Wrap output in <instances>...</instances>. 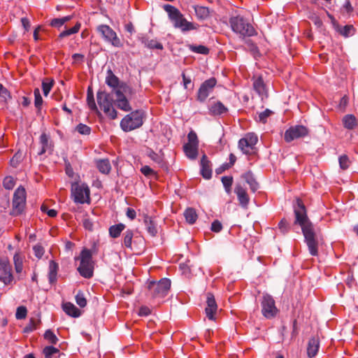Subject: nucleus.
I'll return each instance as SVG.
<instances>
[{
    "mask_svg": "<svg viewBox=\"0 0 358 358\" xmlns=\"http://www.w3.org/2000/svg\"><path fill=\"white\" fill-rule=\"evenodd\" d=\"M54 85V80L45 78L42 82V89L44 96H47Z\"/></svg>",
    "mask_w": 358,
    "mask_h": 358,
    "instance_id": "obj_46",
    "label": "nucleus"
},
{
    "mask_svg": "<svg viewBox=\"0 0 358 358\" xmlns=\"http://www.w3.org/2000/svg\"><path fill=\"white\" fill-rule=\"evenodd\" d=\"M76 130L82 135H90L91 133V128L82 123L77 125Z\"/></svg>",
    "mask_w": 358,
    "mask_h": 358,
    "instance_id": "obj_52",
    "label": "nucleus"
},
{
    "mask_svg": "<svg viewBox=\"0 0 358 358\" xmlns=\"http://www.w3.org/2000/svg\"><path fill=\"white\" fill-rule=\"evenodd\" d=\"M27 310L24 306H20L17 308L15 317L17 320L24 319L27 316Z\"/></svg>",
    "mask_w": 358,
    "mask_h": 358,
    "instance_id": "obj_57",
    "label": "nucleus"
},
{
    "mask_svg": "<svg viewBox=\"0 0 358 358\" xmlns=\"http://www.w3.org/2000/svg\"><path fill=\"white\" fill-rule=\"evenodd\" d=\"M33 250L35 256L40 259L43 257L45 252L43 247L39 244H37L33 247Z\"/></svg>",
    "mask_w": 358,
    "mask_h": 358,
    "instance_id": "obj_60",
    "label": "nucleus"
},
{
    "mask_svg": "<svg viewBox=\"0 0 358 358\" xmlns=\"http://www.w3.org/2000/svg\"><path fill=\"white\" fill-rule=\"evenodd\" d=\"M34 106L37 109V113H39L41 110V106L43 103V98L41 95V92L38 88H35L34 90Z\"/></svg>",
    "mask_w": 358,
    "mask_h": 358,
    "instance_id": "obj_39",
    "label": "nucleus"
},
{
    "mask_svg": "<svg viewBox=\"0 0 358 358\" xmlns=\"http://www.w3.org/2000/svg\"><path fill=\"white\" fill-rule=\"evenodd\" d=\"M145 46H147L148 48H150V49H158V50H162L163 48V46L162 45L158 42L156 40H154V39H146L145 41Z\"/></svg>",
    "mask_w": 358,
    "mask_h": 358,
    "instance_id": "obj_49",
    "label": "nucleus"
},
{
    "mask_svg": "<svg viewBox=\"0 0 358 358\" xmlns=\"http://www.w3.org/2000/svg\"><path fill=\"white\" fill-rule=\"evenodd\" d=\"M217 305L215 301L214 295L211 293H208L206 297V307L205 308V313L208 320H215V315L217 313Z\"/></svg>",
    "mask_w": 358,
    "mask_h": 358,
    "instance_id": "obj_19",
    "label": "nucleus"
},
{
    "mask_svg": "<svg viewBox=\"0 0 358 358\" xmlns=\"http://www.w3.org/2000/svg\"><path fill=\"white\" fill-rule=\"evenodd\" d=\"M145 224L148 232L152 236H155L157 233V228L156 224L150 218H146L145 220Z\"/></svg>",
    "mask_w": 358,
    "mask_h": 358,
    "instance_id": "obj_42",
    "label": "nucleus"
},
{
    "mask_svg": "<svg viewBox=\"0 0 358 358\" xmlns=\"http://www.w3.org/2000/svg\"><path fill=\"white\" fill-rule=\"evenodd\" d=\"M244 178L245 179L247 183L250 185L251 191L255 192L259 187V185L254 178L252 174L250 173H247L245 174Z\"/></svg>",
    "mask_w": 358,
    "mask_h": 358,
    "instance_id": "obj_36",
    "label": "nucleus"
},
{
    "mask_svg": "<svg viewBox=\"0 0 358 358\" xmlns=\"http://www.w3.org/2000/svg\"><path fill=\"white\" fill-rule=\"evenodd\" d=\"M59 269V265L55 261L51 260L49 264L48 278L50 283H53L57 280V275Z\"/></svg>",
    "mask_w": 358,
    "mask_h": 358,
    "instance_id": "obj_30",
    "label": "nucleus"
},
{
    "mask_svg": "<svg viewBox=\"0 0 358 358\" xmlns=\"http://www.w3.org/2000/svg\"><path fill=\"white\" fill-rule=\"evenodd\" d=\"M229 22L231 30L238 34L241 38L257 35V31L255 27L243 16H232L229 18Z\"/></svg>",
    "mask_w": 358,
    "mask_h": 358,
    "instance_id": "obj_1",
    "label": "nucleus"
},
{
    "mask_svg": "<svg viewBox=\"0 0 358 358\" xmlns=\"http://www.w3.org/2000/svg\"><path fill=\"white\" fill-rule=\"evenodd\" d=\"M26 192L24 187H19L14 192L13 198V212L14 215L20 214L25 206Z\"/></svg>",
    "mask_w": 358,
    "mask_h": 358,
    "instance_id": "obj_12",
    "label": "nucleus"
},
{
    "mask_svg": "<svg viewBox=\"0 0 358 358\" xmlns=\"http://www.w3.org/2000/svg\"><path fill=\"white\" fill-rule=\"evenodd\" d=\"M164 10L167 13L169 20L176 28L179 27V10L176 7L165 4L163 6Z\"/></svg>",
    "mask_w": 358,
    "mask_h": 358,
    "instance_id": "obj_22",
    "label": "nucleus"
},
{
    "mask_svg": "<svg viewBox=\"0 0 358 358\" xmlns=\"http://www.w3.org/2000/svg\"><path fill=\"white\" fill-rule=\"evenodd\" d=\"M39 141L41 145V150L38 152V155H41L45 154L47 151H52L53 145L50 141V136L45 132L41 134Z\"/></svg>",
    "mask_w": 358,
    "mask_h": 358,
    "instance_id": "obj_26",
    "label": "nucleus"
},
{
    "mask_svg": "<svg viewBox=\"0 0 358 358\" xmlns=\"http://www.w3.org/2000/svg\"><path fill=\"white\" fill-rule=\"evenodd\" d=\"M96 167L103 174H108L111 170V165L107 159H99L96 162Z\"/></svg>",
    "mask_w": 358,
    "mask_h": 358,
    "instance_id": "obj_32",
    "label": "nucleus"
},
{
    "mask_svg": "<svg viewBox=\"0 0 358 358\" xmlns=\"http://www.w3.org/2000/svg\"><path fill=\"white\" fill-rule=\"evenodd\" d=\"M189 50L195 53L207 55L209 53V49L203 45H189Z\"/></svg>",
    "mask_w": 358,
    "mask_h": 358,
    "instance_id": "obj_44",
    "label": "nucleus"
},
{
    "mask_svg": "<svg viewBox=\"0 0 358 358\" xmlns=\"http://www.w3.org/2000/svg\"><path fill=\"white\" fill-rule=\"evenodd\" d=\"M98 104L104 113L110 119L117 117V111L113 107V99L111 95L105 91H99L96 94Z\"/></svg>",
    "mask_w": 358,
    "mask_h": 358,
    "instance_id": "obj_5",
    "label": "nucleus"
},
{
    "mask_svg": "<svg viewBox=\"0 0 358 358\" xmlns=\"http://www.w3.org/2000/svg\"><path fill=\"white\" fill-rule=\"evenodd\" d=\"M13 261H14L15 271L17 273H21L23 270V258L20 255V253L17 252L14 255Z\"/></svg>",
    "mask_w": 358,
    "mask_h": 358,
    "instance_id": "obj_40",
    "label": "nucleus"
},
{
    "mask_svg": "<svg viewBox=\"0 0 358 358\" xmlns=\"http://www.w3.org/2000/svg\"><path fill=\"white\" fill-rule=\"evenodd\" d=\"M80 27H81V24L80 22H77L74 27H73L72 28H70V29H66L63 31H62L59 35L58 36V38H63L64 37H66V36H69L70 35H72V34H76L79 31L80 29Z\"/></svg>",
    "mask_w": 358,
    "mask_h": 358,
    "instance_id": "obj_38",
    "label": "nucleus"
},
{
    "mask_svg": "<svg viewBox=\"0 0 358 358\" xmlns=\"http://www.w3.org/2000/svg\"><path fill=\"white\" fill-rule=\"evenodd\" d=\"M134 233L131 230L128 229L124 233L123 245L129 249H132V238Z\"/></svg>",
    "mask_w": 358,
    "mask_h": 358,
    "instance_id": "obj_43",
    "label": "nucleus"
},
{
    "mask_svg": "<svg viewBox=\"0 0 358 358\" xmlns=\"http://www.w3.org/2000/svg\"><path fill=\"white\" fill-rule=\"evenodd\" d=\"M50 26L52 27L58 28L59 29L62 27L64 24L63 23L61 18H54L50 21Z\"/></svg>",
    "mask_w": 358,
    "mask_h": 358,
    "instance_id": "obj_64",
    "label": "nucleus"
},
{
    "mask_svg": "<svg viewBox=\"0 0 358 358\" xmlns=\"http://www.w3.org/2000/svg\"><path fill=\"white\" fill-rule=\"evenodd\" d=\"M222 224L219 220H215L212 222L211 227H210V230L212 231L215 232V233H219L222 231Z\"/></svg>",
    "mask_w": 358,
    "mask_h": 358,
    "instance_id": "obj_61",
    "label": "nucleus"
},
{
    "mask_svg": "<svg viewBox=\"0 0 358 358\" xmlns=\"http://www.w3.org/2000/svg\"><path fill=\"white\" fill-rule=\"evenodd\" d=\"M320 340L317 336L310 338L308 342L307 355L309 358L316 356L320 349Z\"/></svg>",
    "mask_w": 358,
    "mask_h": 358,
    "instance_id": "obj_23",
    "label": "nucleus"
},
{
    "mask_svg": "<svg viewBox=\"0 0 358 358\" xmlns=\"http://www.w3.org/2000/svg\"><path fill=\"white\" fill-rule=\"evenodd\" d=\"M262 314L266 319H273L278 313L273 297L268 294H264L261 300Z\"/></svg>",
    "mask_w": 358,
    "mask_h": 358,
    "instance_id": "obj_9",
    "label": "nucleus"
},
{
    "mask_svg": "<svg viewBox=\"0 0 358 358\" xmlns=\"http://www.w3.org/2000/svg\"><path fill=\"white\" fill-rule=\"evenodd\" d=\"M304 236L308 251L312 256L318 255V242L315 237L314 228L310 229H305L302 232Z\"/></svg>",
    "mask_w": 358,
    "mask_h": 358,
    "instance_id": "obj_14",
    "label": "nucleus"
},
{
    "mask_svg": "<svg viewBox=\"0 0 358 358\" xmlns=\"http://www.w3.org/2000/svg\"><path fill=\"white\" fill-rule=\"evenodd\" d=\"M150 158L157 163L158 164H162L163 162V158L161 155H158L157 153H155L153 151H151L149 153Z\"/></svg>",
    "mask_w": 358,
    "mask_h": 358,
    "instance_id": "obj_63",
    "label": "nucleus"
},
{
    "mask_svg": "<svg viewBox=\"0 0 358 358\" xmlns=\"http://www.w3.org/2000/svg\"><path fill=\"white\" fill-rule=\"evenodd\" d=\"M71 198L76 203H90V190L85 183L73 182L71 188Z\"/></svg>",
    "mask_w": 358,
    "mask_h": 358,
    "instance_id": "obj_4",
    "label": "nucleus"
},
{
    "mask_svg": "<svg viewBox=\"0 0 358 358\" xmlns=\"http://www.w3.org/2000/svg\"><path fill=\"white\" fill-rule=\"evenodd\" d=\"M80 27H81V24L80 22H77L74 27H73L72 28H70V29H66L63 31H62L59 35L58 36V38H63L64 37H66V36H69L70 35H72V34H76L79 31L80 29Z\"/></svg>",
    "mask_w": 358,
    "mask_h": 358,
    "instance_id": "obj_37",
    "label": "nucleus"
},
{
    "mask_svg": "<svg viewBox=\"0 0 358 358\" xmlns=\"http://www.w3.org/2000/svg\"><path fill=\"white\" fill-rule=\"evenodd\" d=\"M75 260L80 261V265L77 270L80 275L85 278H91L93 276L94 262L92 261V252L90 250L84 248L79 257H75Z\"/></svg>",
    "mask_w": 358,
    "mask_h": 358,
    "instance_id": "obj_2",
    "label": "nucleus"
},
{
    "mask_svg": "<svg viewBox=\"0 0 358 358\" xmlns=\"http://www.w3.org/2000/svg\"><path fill=\"white\" fill-rule=\"evenodd\" d=\"M271 114H273V112L267 108L259 114L257 121L265 124L267 122L268 117H270Z\"/></svg>",
    "mask_w": 358,
    "mask_h": 358,
    "instance_id": "obj_50",
    "label": "nucleus"
},
{
    "mask_svg": "<svg viewBox=\"0 0 358 358\" xmlns=\"http://www.w3.org/2000/svg\"><path fill=\"white\" fill-rule=\"evenodd\" d=\"M355 28L352 25H345L343 27H338L337 31L345 37H349L355 34Z\"/></svg>",
    "mask_w": 358,
    "mask_h": 358,
    "instance_id": "obj_35",
    "label": "nucleus"
},
{
    "mask_svg": "<svg viewBox=\"0 0 358 358\" xmlns=\"http://www.w3.org/2000/svg\"><path fill=\"white\" fill-rule=\"evenodd\" d=\"M308 128L303 125L292 126L285 131L284 138L287 143H290L295 139L308 136Z\"/></svg>",
    "mask_w": 358,
    "mask_h": 358,
    "instance_id": "obj_13",
    "label": "nucleus"
},
{
    "mask_svg": "<svg viewBox=\"0 0 358 358\" xmlns=\"http://www.w3.org/2000/svg\"><path fill=\"white\" fill-rule=\"evenodd\" d=\"M0 96L4 101H6L8 99L10 98L9 92L1 83H0Z\"/></svg>",
    "mask_w": 358,
    "mask_h": 358,
    "instance_id": "obj_62",
    "label": "nucleus"
},
{
    "mask_svg": "<svg viewBox=\"0 0 358 358\" xmlns=\"http://www.w3.org/2000/svg\"><path fill=\"white\" fill-rule=\"evenodd\" d=\"M199 138L196 132L191 130L187 135V142L182 147L185 157L191 161H194L199 156Z\"/></svg>",
    "mask_w": 358,
    "mask_h": 358,
    "instance_id": "obj_6",
    "label": "nucleus"
},
{
    "mask_svg": "<svg viewBox=\"0 0 358 358\" xmlns=\"http://www.w3.org/2000/svg\"><path fill=\"white\" fill-rule=\"evenodd\" d=\"M144 112L136 110L126 115L120 122V127L124 131H130L141 127L143 124Z\"/></svg>",
    "mask_w": 358,
    "mask_h": 358,
    "instance_id": "obj_3",
    "label": "nucleus"
},
{
    "mask_svg": "<svg viewBox=\"0 0 358 358\" xmlns=\"http://www.w3.org/2000/svg\"><path fill=\"white\" fill-rule=\"evenodd\" d=\"M340 168L343 170L348 169L350 166V161L348 155H343L339 157L338 159Z\"/></svg>",
    "mask_w": 358,
    "mask_h": 358,
    "instance_id": "obj_47",
    "label": "nucleus"
},
{
    "mask_svg": "<svg viewBox=\"0 0 358 358\" xmlns=\"http://www.w3.org/2000/svg\"><path fill=\"white\" fill-rule=\"evenodd\" d=\"M43 352L45 358H52L55 354L59 352V350L53 346H47L43 349Z\"/></svg>",
    "mask_w": 358,
    "mask_h": 358,
    "instance_id": "obj_51",
    "label": "nucleus"
},
{
    "mask_svg": "<svg viewBox=\"0 0 358 358\" xmlns=\"http://www.w3.org/2000/svg\"><path fill=\"white\" fill-rule=\"evenodd\" d=\"M87 105L91 110L95 111V112H99L98 108L95 103L93 92L91 90L90 87H88V90H87Z\"/></svg>",
    "mask_w": 358,
    "mask_h": 358,
    "instance_id": "obj_41",
    "label": "nucleus"
},
{
    "mask_svg": "<svg viewBox=\"0 0 358 358\" xmlns=\"http://www.w3.org/2000/svg\"><path fill=\"white\" fill-rule=\"evenodd\" d=\"M194 9L197 18L199 20H206L209 17L210 11L208 7L195 6Z\"/></svg>",
    "mask_w": 358,
    "mask_h": 358,
    "instance_id": "obj_33",
    "label": "nucleus"
},
{
    "mask_svg": "<svg viewBox=\"0 0 358 358\" xmlns=\"http://www.w3.org/2000/svg\"><path fill=\"white\" fill-rule=\"evenodd\" d=\"M13 280L12 274V268L9 262L6 260L0 262V281L5 285L11 283Z\"/></svg>",
    "mask_w": 358,
    "mask_h": 358,
    "instance_id": "obj_18",
    "label": "nucleus"
},
{
    "mask_svg": "<svg viewBox=\"0 0 358 358\" xmlns=\"http://www.w3.org/2000/svg\"><path fill=\"white\" fill-rule=\"evenodd\" d=\"M200 174L206 180H210L213 176V164L204 153L200 159Z\"/></svg>",
    "mask_w": 358,
    "mask_h": 358,
    "instance_id": "obj_17",
    "label": "nucleus"
},
{
    "mask_svg": "<svg viewBox=\"0 0 358 358\" xmlns=\"http://www.w3.org/2000/svg\"><path fill=\"white\" fill-rule=\"evenodd\" d=\"M278 228L282 233H287L289 230L288 222L285 219H282L278 223Z\"/></svg>",
    "mask_w": 358,
    "mask_h": 358,
    "instance_id": "obj_58",
    "label": "nucleus"
},
{
    "mask_svg": "<svg viewBox=\"0 0 358 358\" xmlns=\"http://www.w3.org/2000/svg\"><path fill=\"white\" fill-rule=\"evenodd\" d=\"M133 90L127 84H122L119 89L115 90L116 100L115 105L117 107L124 111H129L131 108L126 98L127 95H131Z\"/></svg>",
    "mask_w": 358,
    "mask_h": 358,
    "instance_id": "obj_8",
    "label": "nucleus"
},
{
    "mask_svg": "<svg viewBox=\"0 0 358 358\" xmlns=\"http://www.w3.org/2000/svg\"><path fill=\"white\" fill-rule=\"evenodd\" d=\"M106 83L113 88L114 92L117 89H119L124 83H120L119 78L113 73L110 69L107 71L106 77Z\"/></svg>",
    "mask_w": 358,
    "mask_h": 358,
    "instance_id": "obj_25",
    "label": "nucleus"
},
{
    "mask_svg": "<svg viewBox=\"0 0 358 358\" xmlns=\"http://www.w3.org/2000/svg\"><path fill=\"white\" fill-rule=\"evenodd\" d=\"M222 185L224 186L225 192L230 194L231 193V186L233 184V177L232 176H223L221 179Z\"/></svg>",
    "mask_w": 358,
    "mask_h": 358,
    "instance_id": "obj_45",
    "label": "nucleus"
},
{
    "mask_svg": "<svg viewBox=\"0 0 358 358\" xmlns=\"http://www.w3.org/2000/svg\"><path fill=\"white\" fill-rule=\"evenodd\" d=\"M63 310L67 315L73 317H78L80 315V310L70 302L63 304Z\"/></svg>",
    "mask_w": 358,
    "mask_h": 358,
    "instance_id": "obj_28",
    "label": "nucleus"
},
{
    "mask_svg": "<svg viewBox=\"0 0 358 358\" xmlns=\"http://www.w3.org/2000/svg\"><path fill=\"white\" fill-rule=\"evenodd\" d=\"M258 141L257 136L254 133H248L238 141V148L244 154H248Z\"/></svg>",
    "mask_w": 358,
    "mask_h": 358,
    "instance_id": "obj_15",
    "label": "nucleus"
},
{
    "mask_svg": "<svg viewBox=\"0 0 358 358\" xmlns=\"http://www.w3.org/2000/svg\"><path fill=\"white\" fill-rule=\"evenodd\" d=\"M253 88L255 91L262 97V99L268 97V92L266 90V85L261 76L254 80Z\"/></svg>",
    "mask_w": 358,
    "mask_h": 358,
    "instance_id": "obj_24",
    "label": "nucleus"
},
{
    "mask_svg": "<svg viewBox=\"0 0 358 358\" xmlns=\"http://www.w3.org/2000/svg\"><path fill=\"white\" fill-rule=\"evenodd\" d=\"M15 185V179L12 176H6L3 181V185L6 189H12Z\"/></svg>",
    "mask_w": 358,
    "mask_h": 358,
    "instance_id": "obj_54",
    "label": "nucleus"
},
{
    "mask_svg": "<svg viewBox=\"0 0 358 358\" xmlns=\"http://www.w3.org/2000/svg\"><path fill=\"white\" fill-rule=\"evenodd\" d=\"M38 323V320L35 318H31L28 324L24 327V331L25 333H29L34 331L36 329Z\"/></svg>",
    "mask_w": 358,
    "mask_h": 358,
    "instance_id": "obj_48",
    "label": "nucleus"
},
{
    "mask_svg": "<svg viewBox=\"0 0 358 358\" xmlns=\"http://www.w3.org/2000/svg\"><path fill=\"white\" fill-rule=\"evenodd\" d=\"M97 31L106 42L111 43L114 47L120 48L122 46L121 40L118 38L115 31L108 25L101 24L97 27Z\"/></svg>",
    "mask_w": 358,
    "mask_h": 358,
    "instance_id": "obj_11",
    "label": "nucleus"
},
{
    "mask_svg": "<svg viewBox=\"0 0 358 358\" xmlns=\"http://www.w3.org/2000/svg\"><path fill=\"white\" fill-rule=\"evenodd\" d=\"M170 287L171 281L167 278L162 279L157 282L152 281L148 286L150 294L154 298L165 296Z\"/></svg>",
    "mask_w": 358,
    "mask_h": 358,
    "instance_id": "obj_10",
    "label": "nucleus"
},
{
    "mask_svg": "<svg viewBox=\"0 0 358 358\" xmlns=\"http://www.w3.org/2000/svg\"><path fill=\"white\" fill-rule=\"evenodd\" d=\"M83 223L85 229H87L89 231L93 230L94 222L93 221L92 219H91L88 216H86L83 218Z\"/></svg>",
    "mask_w": 358,
    "mask_h": 358,
    "instance_id": "obj_56",
    "label": "nucleus"
},
{
    "mask_svg": "<svg viewBox=\"0 0 358 358\" xmlns=\"http://www.w3.org/2000/svg\"><path fill=\"white\" fill-rule=\"evenodd\" d=\"M124 228L125 225L122 223L113 225L109 228V234L112 238H117L120 236Z\"/></svg>",
    "mask_w": 358,
    "mask_h": 358,
    "instance_id": "obj_34",
    "label": "nucleus"
},
{
    "mask_svg": "<svg viewBox=\"0 0 358 358\" xmlns=\"http://www.w3.org/2000/svg\"><path fill=\"white\" fill-rule=\"evenodd\" d=\"M343 127L345 129L352 130L354 129L357 124V119L353 115H346L342 120Z\"/></svg>",
    "mask_w": 358,
    "mask_h": 358,
    "instance_id": "obj_29",
    "label": "nucleus"
},
{
    "mask_svg": "<svg viewBox=\"0 0 358 358\" xmlns=\"http://www.w3.org/2000/svg\"><path fill=\"white\" fill-rule=\"evenodd\" d=\"M294 212L295 223L301 226L302 232L305 229L308 230L313 228V224L308 218L306 206L301 199H296V206H294Z\"/></svg>",
    "mask_w": 358,
    "mask_h": 358,
    "instance_id": "obj_7",
    "label": "nucleus"
},
{
    "mask_svg": "<svg viewBox=\"0 0 358 358\" xmlns=\"http://www.w3.org/2000/svg\"><path fill=\"white\" fill-rule=\"evenodd\" d=\"M229 110L220 101L211 102L208 106V113L213 116H221L227 114Z\"/></svg>",
    "mask_w": 358,
    "mask_h": 358,
    "instance_id": "obj_20",
    "label": "nucleus"
},
{
    "mask_svg": "<svg viewBox=\"0 0 358 358\" xmlns=\"http://www.w3.org/2000/svg\"><path fill=\"white\" fill-rule=\"evenodd\" d=\"M234 192L237 195L240 205L243 208H247L250 202V197L245 188L243 187L241 185L237 184L235 187Z\"/></svg>",
    "mask_w": 358,
    "mask_h": 358,
    "instance_id": "obj_21",
    "label": "nucleus"
},
{
    "mask_svg": "<svg viewBox=\"0 0 358 358\" xmlns=\"http://www.w3.org/2000/svg\"><path fill=\"white\" fill-rule=\"evenodd\" d=\"M216 83L217 80L215 78H210L205 80L199 89L197 99L201 102L206 101L210 92L213 90Z\"/></svg>",
    "mask_w": 358,
    "mask_h": 358,
    "instance_id": "obj_16",
    "label": "nucleus"
},
{
    "mask_svg": "<svg viewBox=\"0 0 358 358\" xmlns=\"http://www.w3.org/2000/svg\"><path fill=\"white\" fill-rule=\"evenodd\" d=\"M44 338L51 344H56L58 341L56 335L50 329L45 332Z\"/></svg>",
    "mask_w": 358,
    "mask_h": 358,
    "instance_id": "obj_53",
    "label": "nucleus"
},
{
    "mask_svg": "<svg viewBox=\"0 0 358 358\" xmlns=\"http://www.w3.org/2000/svg\"><path fill=\"white\" fill-rule=\"evenodd\" d=\"M76 301L77 304L81 308H84L87 305V300L84 296L83 293L80 291L78 292L76 295Z\"/></svg>",
    "mask_w": 358,
    "mask_h": 358,
    "instance_id": "obj_55",
    "label": "nucleus"
},
{
    "mask_svg": "<svg viewBox=\"0 0 358 358\" xmlns=\"http://www.w3.org/2000/svg\"><path fill=\"white\" fill-rule=\"evenodd\" d=\"M183 216L185 219V221L187 224L192 225L194 224L197 219H198V214L196 213V210L194 208H187L185 210L183 213Z\"/></svg>",
    "mask_w": 358,
    "mask_h": 358,
    "instance_id": "obj_27",
    "label": "nucleus"
},
{
    "mask_svg": "<svg viewBox=\"0 0 358 358\" xmlns=\"http://www.w3.org/2000/svg\"><path fill=\"white\" fill-rule=\"evenodd\" d=\"M199 27V25L196 23L189 22L183 17L182 15L180 14V30L182 31H188L192 30H196Z\"/></svg>",
    "mask_w": 358,
    "mask_h": 358,
    "instance_id": "obj_31",
    "label": "nucleus"
},
{
    "mask_svg": "<svg viewBox=\"0 0 358 358\" xmlns=\"http://www.w3.org/2000/svg\"><path fill=\"white\" fill-rule=\"evenodd\" d=\"M183 85L187 90H192L194 87V84L190 78H187L184 73H182Z\"/></svg>",
    "mask_w": 358,
    "mask_h": 358,
    "instance_id": "obj_59",
    "label": "nucleus"
}]
</instances>
